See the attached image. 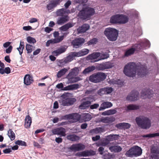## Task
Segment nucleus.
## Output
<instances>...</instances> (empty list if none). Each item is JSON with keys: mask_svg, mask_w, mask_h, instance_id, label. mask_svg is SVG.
Returning <instances> with one entry per match:
<instances>
[{"mask_svg": "<svg viewBox=\"0 0 159 159\" xmlns=\"http://www.w3.org/2000/svg\"><path fill=\"white\" fill-rule=\"evenodd\" d=\"M139 66L135 63L132 62L128 64L125 66L124 73L126 76L133 77L135 75L136 73L139 77H142L146 75V70L144 68H141Z\"/></svg>", "mask_w": 159, "mask_h": 159, "instance_id": "f257e3e1", "label": "nucleus"}, {"mask_svg": "<svg viewBox=\"0 0 159 159\" xmlns=\"http://www.w3.org/2000/svg\"><path fill=\"white\" fill-rule=\"evenodd\" d=\"M95 13L93 8L88 6L84 7L80 11L78 16L83 20H89L91 17Z\"/></svg>", "mask_w": 159, "mask_h": 159, "instance_id": "f03ea898", "label": "nucleus"}, {"mask_svg": "<svg viewBox=\"0 0 159 159\" xmlns=\"http://www.w3.org/2000/svg\"><path fill=\"white\" fill-rule=\"evenodd\" d=\"M135 120L138 125L141 129H147L151 126V120L147 117L143 116H140L136 117Z\"/></svg>", "mask_w": 159, "mask_h": 159, "instance_id": "7ed1b4c3", "label": "nucleus"}, {"mask_svg": "<svg viewBox=\"0 0 159 159\" xmlns=\"http://www.w3.org/2000/svg\"><path fill=\"white\" fill-rule=\"evenodd\" d=\"M135 120L138 125L141 129H147L151 126V120L147 117L143 116H140L136 117Z\"/></svg>", "mask_w": 159, "mask_h": 159, "instance_id": "20e7f679", "label": "nucleus"}, {"mask_svg": "<svg viewBox=\"0 0 159 159\" xmlns=\"http://www.w3.org/2000/svg\"><path fill=\"white\" fill-rule=\"evenodd\" d=\"M104 34L109 40L113 41L116 40L118 33L116 29L107 28L105 30Z\"/></svg>", "mask_w": 159, "mask_h": 159, "instance_id": "39448f33", "label": "nucleus"}, {"mask_svg": "<svg viewBox=\"0 0 159 159\" xmlns=\"http://www.w3.org/2000/svg\"><path fill=\"white\" fill-rule=\"evenodd\" d=\"M106 77V75L104 73L102 72H98L91 75L89 77L90 81L97 83L101 82L104 80Z\"/></svg>", "mask_w": 159, "mask_h": 159, "instance_id": "423d86ee", "label": "nucleus"}, {"mask_svg": "<svg viewBox=\"0 0 159 159\" xmlns=\"http://www.w3.org/2000/svg\"><path fill=\"white\" fill-rule=\"evenodd\" d=\"M142 152L141 148L138 146H134L130 149L126 154L129 157H138L140 156Z\"/></svg>", "mask_w": 159, "mask_h": 159, "instance_id": "0eeeda50", "label": "nucleus"}, {"mask_svg": "<svg viewBox=\"0 0 159 159\" xmlns=\"http://www.w3.org/2000/svg\"><path fill=\"white\" fill-rule=\"evenodd\" d=\"M61 120L72 119L74 122H76L80 120L81 116L78 113H74L61 116Z\"/></svg>", "mask_w": 159, "mask_h": 159, "instance_id": "6e6552de", "label": "nucleus"}, {"mask_svg": "<svg viewBox=\"0 0 159 159\" xmlns=\"http://www.w3.org/2000/svg\"><path fill=\"white\" fill-rule=\"evenodd\" d=\"M154 92L149 89L145 88L142 89L141 93V97L143 98H150L153 96Z\"/></svg>", "mask_w": 159, "mask_h": 159, "instance_id": "1a4fd4ad", "label": "nucleus"}, {"mask_svg": "<svg viewBox=\"0 0 159 159\" xmlns=\"http://www.w3.org/2000/svg\"><path fill=\"white\" fill-rule=\"evenodd\" d=\"M139 98V92L137 91L133 90L128 95L126 99L127 101H133L137 100Z\"/></svg>", "mask_w": 159, "mask_h": 159, "instance_id": "9d476101", "label": "nucleus"}, {"mask_svg": "<svg viewBox=\"0 0 159 159\" xmlns=\"http://www.w3.org/2000/svg\"><path fill=\"white\" fill-rule=\"evenodd\" d=\"M85 148L84 145L81 143H77L72 144L70 147H68L67 149L73 151H78L84 150Z\"/></svg>", "mask_w": 159, "mask_h": 159, "instance_id": "9b49d317", "label": "nucleus"}, {"mask_svg": "<svg viewBox=\"0 0 159 159\" xmlns=\"http://www.w3.org/2000/svg\"><path fill=\"white\" fill-rule=\"evenodd\" d=\"M62 0H51L47 6L48 10H51L60 4Z\"/></svg>", "mask_w": 159, "mask_h": 159, "instance_id": "f8f14e48", "label": "nucleus"}, {"mask_svg": "<svg viewBox=\"0 0 159 159\" xmlns=\"http://www.w3.org/2000/svg\"><path fill=\"white\" fill-rule=\"evenodd\" d=\"M112 67L113 64L111 62L108 61L102 64H99L97 66V69L99 70H103L111 68Z\"/></svg>", "mask_w": 159, "mask_h": 159, "instance_id": "ddd939ff", "label": "nucleus"}, {"mask_svg": "<svg viewBox=\"0 0 159 159\" xmlns=\"http://www.w3.org/2000/svg\"><path fill=\"white\" fill-rule=\"evenodd\" d=\"M52 131L53 134L60 135L61 136H65L66 135L65 129L62 127L54 129Z\"/></svg>", "mask_w": 159, "mask_h": 159, "instance_id": "4468645a", "label": "nucleus"}, {"mask_svg": "<svg viewBox=\"0 0 159 159\" xmlns=\"http://www.w3.org/2000/svg\"><path fill=\"white\" fill-rule=\"evenodd\" d=\"M84 39L79 38L73 40L72 42V44L74 48H77L81 46L84 43Z\"/></svg>", "mask_w": 159, "mask_h": 159, "instance_id": "2eb2a0df", "label": "nucleus"}, {"mask_svg": "<svg viewBox=\"0 0 159 159\" xmlns=\"http://www.w3.org/2000/svg\"><path fill=\"white\" fill-rule=\"evenodd\" d=\"M34 80L32 75L29 74L25 75L24 78V83L26 85H29L32 84Z\"/></svg>", "mask_w": 159, "mask_h": 159, "instance_id": "dca6fc26", "label": "nucleus"}, {"mask_svg": "<svg viewBox=\"0 0 159 159\" xmlns=\"http://www.w3.org/2000/svg\"><path fill=\"white\" fill-rule=\"evenodd\" d=\"M69 17L68 15H64L63 16L59 17L57 20L56 24L62 25L69 20Z\"/></svg>", "mask_w": 159, "mask_h": 159, "instance_id": "f3484780", "label": "nucleus"}, {"mask_svg": "<svg viewBox=\"0 0 159 159\" xmlns=\"http://www.w3.org/2000/svg\"><path fill=\"white\" fill-rule=\"evenodd\" d=\"M76 56L75 55L74 56L72 54H70L66 58L60 60V63L62 65L67 63L73 60V58Z\"/></svg>", "mask_w": 159, "mask_h": 159, "instance_id": "a211bd4d", "label": "nucleus"}, {"mask_svg": "<svg viewBox=\"0 0 159 159\" xmlns=\"http://www.w3.org/2000/svg\"><path fill=\"white\" fill-rule=\"evenodd\" d=\"M115 120V118L113 116L106 117L104 118L102 117L100 118L98 122H102L104 123H110L113 122Z\"/></svg>", "mask_w": 159, "mask_h": 159, "instance_id": "6ab92c4d", "label": "nucleus"}, {"mask_svg": "<svg viewBox=\"0 0 159 159\" xmlns=\"http://www.w3.org/2000/svg\"><path fill=\"white\" fill-rule=\"evenodd\" d=\"M70 10H66L64 8L57 10L56 11V13L57 16H62L64 15H67L66 14L70 13Z\"/></svg>", "mask_w": 159, "mask_h": 159, "instance_id": "aec40b11", "label": "nucleus"}, {"mask_svg": "<svg viewBox=\"0 0 159 159\" xmlns=\"http://www.w3.org/2000/svg\"><path fill=\"white\" fill-rule=\"evenodd\" d=\"M112 106V104L110 102H104L101 105L99 110L100 111L103 110L106 108L111 107Z\"/></svg>", "mask_w": 159, "mask_h": 159, "instance_id": "412c9836", "label": "nucleus"}, {"mask_svg": "<svg viewBox=\"0 0 159 159\" xmlns=\"http://www.w3.org/2000/svg\"><path fill=\"white\" fill-rule=\"evenodd\" d=\"M74 25L73 23L69 22L60 27L59 29L61 31H66L69 28L73 27Z\"/></svg>", "mask_w": 159, "mask_h": 159, "instance_id": "4be33fe9", "label": "nucleus"}, {"mask_svg": "<svg viewBox=\"0 0 159 159\" xmlns=\"http://www.w3.org/2000/svg\"><path fill=\"white\" fill-rule=\"evenodd\" d=\"M89 28V26L87 24H84L78 29V31L79 33H84L88 30Z\"/></svg>", "mask_w": 159, "mask_h": 159, "instance_id": "5701e85b", "label": "nucleus"}, {"mask_svg": "<svg viewBox=\"0 0 159 159\" xmlns=\"http://www.w3.org/2000/svg\"><path fill=\"white\" fill-rule=\"evenodd\" d=\"M129 18L127 16L123 15H119V24H125L127 22Z\"/></svg>", "mask_w": 159, "mask_h": 159, "instance_id": "b1692460", "label": "nucleus"}, {"mask_svg": "<svg viewBox=\"0 0 159 159\" xmlns=\"http://www.w3.org/2000/svg\"><path fill=\"white\" fill-rule=\"evenodd\" d=\"M105 131V129L104 128L102 127H97L95 129H91L90 130V132L92 134H98V133H101Z\"/></svg>", "mask_w": 159, "mask_h": 159, "instance_id": "393cba45", "label": "nucleus"}, {"mask_svg": "<svg viewBox=\"0 0 159 159\" xmlns=\"http://www.w3.org/2000/svg\"><path fill=\"white\" fill-rule=\"evenodd\" d=\"M32 123L31 117L29 115L27 116L25 119V127L26 128H29L30 127Z\"/></svg>", "mask_w": 159, "mask_h": 159, "instance_id": "a878e982", "label": "nucleus"}, {"mask_svg": "<svg viewBox=\"0 0 159 159\" xmlns=\"http://www.w3.org/2000/svg\"><path fill=\"white\" fill-rule=\"evenodd\" d=\"M109 149L112 152H118L121 151L122 148L120 146L117 145L111 146Z\"/></svg>", "mask_w": 159, "mask_h": 159, "instance_id": "bb28decb", "label": "nucleus"}, {"mask_svg": "<svg viewBox=\"0 0 159 159\" xmlns=\"http://www.w3.org/2000/svg\"><path fill=\"white\" fill-rule=\"evenodd\" d=\"M66 50V49L64 48H60L52 52V53L53 55L57 56L65 52Z\"/></svg>", "mask_w": 159, "mask_h": 159, "instance_id": "cd10ccee", "label": "nucleus"}, {"mask_svg": "<svg viewBox=\"0 0 159 159\" xmlns=\"http://www.w3.org/2000/svg\"><path fill=\"white\" fill-rule=\"evenodd\" d=\"M67 139L71 141H75L80 139L79 136L74 134H69L66 136Z\"/></svg>", "mask_w": 159, "mask_h": 159, "instance_id": "c85d7f7f", "label": "nucleus"}, {"mask_svg": "<svg viewBox=\"0 0 159 159\" xmlns=\"http://www.w3.org/2000/svg\"><path fill=\"white\" fill-rule=\"evenodd\" d=\"M89 49L84 48L83 49L80 51L76 53L75 56L76 57H81L87 55L89 52Z\"/></svg>", "mask_w": 159, "mask_h": 159, "instance_id": "c756f323", "label": "nucleus"}, {"mask_svg": "<svg viewBox=\"0 0 159 159\" xmlns=\"http://www.w3.org/2000/svg\"><path fill=\"white\" fill-rule=\"evenodd\" d=\"M119 15L117 14L112 16L110 19V22L111 23H119Z\"/></svg>", "mask_w": 159, "mask_h": 159, "instance_id": "7c9ffc66", "label": "nucleus"}, {"mask_svg": "<svg viewBox=\"0 0 159 159\" xmlns=\"http://www.w3.org/2000/svg\"><path fill=\"white\" fill-rule=\"evenodd\" d=\"M140 106L135 104H129L127 107V110L128 111L137 110L140 108Z\"/></svg>", "mask_w": 159, "mask_h": 159, "instance_id": "2f4dec72", "label": "nucleus"}, {"mask_svg": "<svg viewBox=\"0 0 159 159\" xmlns=\"http://www.w3.org/2000/svg\"><path fill=\"white\" fill-rule=\"evenodd\" d=\"M79 88V85L78 84H73L65 87L64 88V90H73L77 89Z\"/></svg>", "mask_w": 159, "mask_h": 159, "instance_id": "473e14b6", "label": "nucleus"}, {"mask_svg": "<svg viewBox=\"0 0 159 159\" xmlns=\"http://www.w3.org/2000/svg\"><path fill=\"white\" fill-rule=\"evenodd\" d=\"M95 154L94 152L92 150L85 151L80 153V155L81 156L86 157Z\"/></svg>", "mask_w": 159, "mask_h": 159, "instance_id": "72a5a7b5", "label": "nucleus"}, {"mask_svg": "<svg viewBox=\"0 0 159 159\" xmlns=\"http://www.w3.org/2000/svg\"><path fill=\"white\" fill-rule=\"evenodd\" d=\"M91 102L89 101H87L82 103L79 106V107L81 109H85L89 107Z\"/></svg>", "mask_w": 159, "mask_h": 159, "instance_id": "f704fd0d", "label": "nucleus"}, {"mask_svg": "<svg viewBox=\"0 0 159 159\" xmlns=\"http://www.w3.org/2000/svg\"><path fill=\"white\" fill-rule=\"evenodd\" d=\"M95 69V67L94 66H89L86 68L83 71V74L84 75H86L93 70Z\"/></svg>", "mask_w": 159, "mask_h": 159, "instance_id": "c9c22d12", "label": "nucleus"}, {"mask_svg": "<svg viewBox=\"0 0 159 159\" xmlns=\"http://www.w3.org/2000/svg\"><path fill=\"white\" fill-rule=\"evenodd\" d=\"M100 55V52H96L92 53L89 55L87 58L91 60L94 59L98 58V57H99Z\"/></svg>", "mask_w": 159, "mask_h": 159, "instance_id": "e433bc0d", "label": "nucleus"}, {"mask_svg": "<svg viewBox=\"0 0 159 159\" xmlns=\"http://www.w3.org/2000/svg\"><path fill=\"white\" fill-rule=\"evenodd\" d=\"M118 136V135L110 134L107 136L106 139L109 143L110 141H112L117 139Z\"/></svg>", "mask_w": 159, "mask_h": 159, "instance_id": "4c0bfd02", "label": "nucleus"}, {"mask_svg": "<svg viewBox=\"0 0 159 159\" xmlns=\"http://www.w3.org/2000/svg\"><path fill=\"white\" fill-rule=\"evenodd\" d=\"M24 43L23 41H20V46L19 48H17V49L19 51V54L21 55L24 48Z\"/></svg>", "mask_w": 159, "mask_h": 159, "instance_id": "58836bf2", "label": "nucleus"}, {"mask_svg": "<svg viewBox=\"0 0 159 159\" xmlns=\"http://www.w3.org/2000/svg\"><path fill=\"white\" fill-rule=\"evenodd\" d=\"M8 135L11 141L15 139V134L11 129H9L8 131Z\"/></svg>", "mask_w": 159, "mask_h": 159, "instance_id": "ea45409f", "label": "nucleus"}, {"mask_svg": "<svg viewBox=\"0 0 159 159\" xmlns=\"http://www.w3.org/2000/svg\"><path fill=\"white\" fill-rule=\"evenodd\" d=\"M100 58H99L96 61H99L102 60L106 59L109 57V55L106 52L101 53H100Z\"/></svg>", "mask_w": 159, "mask_h": 159, "instance_id": "a19ab883", "label": "nucleus"}, {"mask_svg": "<svg viewBox=\"0 0 159 159\" xmlns=\"http://www.w3.org/2000/svg\"><path fill=\"white\" fill-rule=\"evenodd\" d=\"M68 70L66 68H63L59 71L57 73V76L58 78H60L64 75Z\"/></svg>", "mask_w": 159, "mask_h": 159, "instance_id": "79ce46f5", "label": "nucleus"}, {"mask_svg": "<svg viewBox=\"0 0 159 159\" xmlns=\"http://www.w3.org/2000/svg\"><path fill=\"white\" fill-rule=\"evenodd\" d=\"M135 50V48H131L127 50L125 54V56L128 57L132 54H133Z\"/></svg>", "mask_w": 159, "mask_h": 159, "instance_id": "37998d69", "label": "nucleus"}, {"mask_svg": "<svg viewBox=\"0 0 159 159\" xmlns=\"http://www.w3.org/2000/svg\"><path fill=\"white\" fill-rule=\"evenodd\" d=\"M80 79L79 77H73L71 78H69L68 79V81L70 83H73L79 81Z\"/></svg>", "mask_w": 159, "mask_h": 159, "instance_id": "c03bdc74", "label": "nucleus"}, {"mask_svg": "<svg viewBox=\"0 0 159 159\" xmlns=\"http://www.w3.org/2000/svg\"><path fill=\"white\" fill-rule=\"evenodd\" d=\"M92 116L89 113L84 114L83 116V119L85 121H89L91 120Z\"/></svg>", "mask_w": 159, "mask_h": 159, "instance_id": "a18cd8bd", "label": "nucleus"}, {"mask_svg": "<svg viewBox=\"0 0 159 159\" xmlns=\"http://www.w3.org/2000/svg\"><path fill=\"white\" fill-rule=\"evenodd\" d=\"M135 50L139 51V50H143L145 47L144 46V43H140L136 45L135 46Z\"/></svg>", "mask_w": 159, "mask_h": 159, "instance_id": "49530a36", "label": "nucleus"}, {"mask_svg": "<svg viewBox=\"0 0 159 159\" xmlns=\"http://www.w3.org/2000/svg\"><path fill=\"white\" fill-rule=\"evenodd\" d=\"M152 153L159 154V147L157 146H153L151 148Z\"/></svg>", "mask_w": 159, "mask_h": 159, "instance_id": "de8ad7c7", "label": "nucleus"}, {"mask_svg": "<svg viewBox=\"0 0 159 159\" xmlns=\"http://www.w3.org/2000/svg\"><path fill=\"white\" fill-rule=\"evenodd\" d=\"M143 137L152 138L156 136H159V133H155L153 134H149L144 135L142 136Z\"/></svg>", "mask_w": 159, "mask_h": 159, "instance_id": "09e8293b", "label": "nucleus"}, {"mask_svg": "<svg viewBox=\"0 0 159 159\" xmlns=\"http://www.w3.org/2000/svg\"><path fill=\"white\" fill-rule=\"evenodd\" d=\"M33 47L31 45L29 44H27L26 45V49L27 51V53L29 54L31 53L32 51V48Z\"/></svg>", "mask_w": 159, "mask_h": 159, "instance_id": "8fccbe9b", "label": "nucleus"}, {"mask_svg": "<svg viewBox=\"0 0 159 159\" xmlns=\"http://www.w3.org/2000/svg\"><path fill=\"white\" fill-rule=\"evenodd\" d=\"M27 41L30 43H36V40L35 39L30 36H28L27 38Z\"/></svg>", "mask_w": 159, "mask_h": 159, "instance_id": "3c124183", "label": "nucleus"}, {"mask_svg": "<svg viewBox=\"0 0 159 159\" xmlns=\"http://www.w3.org/2000/svg\"><path fill=\"white\" fill-rule=\"evenodd\" d=\"M97 42V39L94 38L89 41L88 42V44L89 45H90L96 44Z\"/></svg>", "mask_w": 159, "mask_h": 159, "instance_id": "603ef678", "label": "nucleus"}, {"mask_svg": "<svg viewBox=\"0 0 159 159\" xmlns=\"http://www.w3.org/2000/svg\"><path fill=\"white\" fill-rule=\"evenodd\" d=\"M15 144L21 146H26V144L25 141H22V140H18L16 141Z\"/></svg>", "mask_w": 159, "mask_h": 159, "instance_id": "864d4df0", "label": "nucleus"}, {"mask_svg": "<svg viewBox=\"0 0 159 159\" xmlns=\"http://www.w3.org/2000/svg\"><path fill=\"white\" fill-rule=\"evenodd\" d=\"M113 155L109 153L105 154L103 155L104 159H110L113 157Z\"/></svg>", "mask_w": 159, "mask_h": 159, "instance_id": "5fc2aeb1", "label": "nucleus"}, {"mask_svg": "<svg viewBox=\"0 0 159 159\" xmlns=\"http://www.w3.org/2000/svg\"><path fill=\"white\" fill-rule=\"evenodd\" d=\"M98 95L102 96L104 94H106V92L105 89V88H102L99 89L98 92Z\"/></svg>", "mask_w": 159, "mask_h": 159, "instance_id": "6e6d98bb", "label": "nucleus"}, {"mask_svg": "<svg viewBox=\"0 0 159 159\" xmlns=\"http://www.w3.org/2000/svg\"><path fill=\"white\" fill-rule=\"evenodd\" d=\"M69 106L71 105L75 102L76 100L75 98H71L68 99Z\"/></svg>", "mask_w": 159, "mask_h": 159, "instance_id": "4d7b16f0", "label": "nucleus"}, {"mask_svg": "<svg viewBox=\"0 0 159 159\" xmlns=\"http://www.w3.org/2000/svg\"><path fill=\"white\" fill-rule=\"evenodd\" d=\"M72 71L75 76L77 75L79 73V69L78 67H75L71 69Z\"/></svg>", "mask_w": 159, "mask_h": 159, "instance_id": "13d9d810", "label": "nucleus"}, {"mask_svg": "<svg viewBox=\"0 0 159 159\" xmlns=\"http://www.w3.org/2000/svg\"><path fill=\"white\" fill-rule=\"evenodd\" d=\"M106 92V94H109L113 91V89L111 87L105 88Z\"/></svg>", "mask_w": 159, "mask_h": 159, "instance_id": "bf43d9fd", "label": "nucleus"}, {"mask_svg": "<svg viewBox=\"0 0 159 159\" xmlns=\"http://www.w3.org/2000/svg\"><path fill=\"white\" fill-rule=\"evenodd\" d=\"M151 157V159H159V154L152 153Z\"/></svg>", "mask_w": 159, "mask_h": 159, "instance_id": "052dcab7", "label": "nucleus"}, {"mask_svg": "<svg viewBox=\"0 0 159 159\" xmlns=\"http://www.w3.org/2000/svg\"><path fill=\"white\" fill-rule=\"evenodd\" d=\"M123 128L126 129H128L129 128L131 125L128 123H123Z\"/></svg>", "mask_w": 159, "mask_h": 159, "instance_id": "680f3d73", "label": "nucleus"}, {"mask_svg": "<svg viewBox=\"0 0 159 159\" xmlns=\"http://www.w3.org/2000/svg\"><path fill=\"white\" fill-rule=\"evenodd\" d=\"M99 107V105L98 104L95 103L91 105L90 106V108L91 109H97Z\"/></svg>", "mask_w": 159, "mask_h": 159, "instance_id": "e2e57ef3", "label": "nucleus"}, {"mask_svg": "<svg viewBox=\"0 0 159 159\" xmlns=\"http://www.w3.org/2000/svg\"><path fill=\"white\" fill-rule=\"evenodd\" d=\"M108 111L109 115L114 114L117 112V111L115 109H110L108 110Z\"/></svg>", "mask_w": 159, "mask_h": 159, "instance_id": "0e129e2a", "label": "nucleus"}, {"mask_svg": "<svg viewBox=\"0 0 159 159\" xmlns=\"http://www.w3.org/2000/svg\"><path fill=\"white\" fill-rule=\"evenodd\" d=\"M109 143V142L106 139L105 141H103L101 142L100 145L102 146H105L107 145Z\"/></svg>", "mask_w": 159, "mask_h": 159, "instance_id": "69168bd1", "label": "nucleus"}, {"mask_svg": "<svg viewBox=\"0 0 159 159\" xmlns=\"http://www.w3.org/2000/svg\"><path fill=\"white\" fill-rule=\"evenodd\" d=\"M68 99L63 100L62 102V104L64 106H68L69 103Z\"/></svg>", "mask_w": 159, "mask_h": 159, "instance_id": "338daca9", "label": "nucleus"}, {"mask_svg": "<svg viewBox=\"0 0 159 159\" xmlns=\"http://www.w3.org/2000/svg\"><path fill=\"white\" fill-rule=\"evenodd\" d=\"M13 47L11 45L9 47L6 49V52L7 53H10L11 52Z\"/></svg>", "mask_w": 159, "mask_h": 159, "instance_id": "774afa93", "label": "nucleus"}]
</instances>
